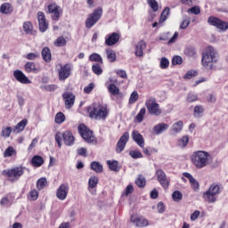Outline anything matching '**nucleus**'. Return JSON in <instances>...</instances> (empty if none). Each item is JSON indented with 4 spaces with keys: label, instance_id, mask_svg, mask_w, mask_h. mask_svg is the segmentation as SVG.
Returning a JSON list of instances; mask_svg holds the SVG:
<instances>
[{
    "label": "nucleus",
    "instance_id": "c85d7f7f",
    "mask_svg": "<svg viewBox=\"0 0 228 228\" xmlns=\"http://www.w3.org/2000/svg\"><path fill=\"white\" fill-rule=\"evenodd\" d=\"M189 142H190V137L188 135H184L182 138L178 139L176 145L181 149H184V147L188 145Z\"/></svg>",
    "mask_w": 228,
    "mask_h": 228
},
{
    "label": "nucleus",
    "instance_id": "680f3d73",
    "mask_svg": "<svg viewBox=\"0 0 228 228\" xmlns=\"http://www.w3.org/2000/svg\"><path fill=\"white\" fill-rule=\"evenodd\" d=\"M94 88H95V84L90 83L87 86L84 88V93L92 94V92L94 91Z\"/></svg>",
    "mask_w": 228,
    "mask_h": 228
},
{
    "label": "nucleus",
    "instance_id": "7c9ffc66",
    "mask_svg": "<svg viewBox=\"0 0 228 228\" xmlns=\"http://www.w3.org/2000/svg\"><path fill=\"white\" fill-rule=\"evenodd\" d=\"M107 165L110 168V170H111L112 172H119L120 167H118V161L114 160H107Z\"/></svg>",
    "mask_w": 228,
    "mask_h": 228
},
{
    "label": "nucleus",
    "instance_id": "20e7f679",
    "mask_svg": "<svg viewBox=\"0 0 228 228\" xmlns=\"http://www.w3.org/2000/svg\"><path fill=\"white\" fill-rule=\"evenodd\" d=\"M220 191H222L220 185L212 184L208 190L203 193V199L206 202H208V204H215V202H216V197L220 195Z\"/></svg>",
    "mask_w": 228,
    "mask_h": 228
},
{
    "label": "nucleus",
    "instance_id": "393cba45",
    "mask_svg": "<svg viewBox=\"0 0 228 228\" xmlns=\"http://www.w3.org/2000/svg\"><path fill=\"white\" fill-rule=\"evenodd\" d=\"M169 126L167 123H160L154 126L153 131L155 134H161L162 133H165L167 129H168Z\"/></svg>",
    "mask_w": 228,
    "mask_h": 228
},
{
    "label": "nucleus",
    "instance_id": "9d476101",
    "mask_svg": "<svg viewBox=\"0 0 228 228\" xmlns=\"http://www.w3.org/2000/svg\"><path fill=\"white\" fill-rule=\"evenodd\" d=\"M156 177L159 184L165 190H167V188L170 186V180H168V177H167V174H165V171H163L162 169H159L156 171Z\"/></svg>",
    "mask_w": 228,
    "mask_h": 228
},
{
    "label": "nucleus",
    "instance_id": "6e6d98bb",
    "mask_svg": "<svg viewBox=\"0 0 228 228\" xmlns=\"http://www.w3.org/2000/svg\"><path fill=\"white\" fill-rule=\"evenodd\" d=\"M63 138V134L61 133L57 132L55 134V142L60 149H61V140Z\"/></svg>",
    "mask_w": 228,
    "mask_h": 228
},
{
    "label": "nucleus",
    "instance_id": "5701e85b",
    "mask_svg": "<svg viewBox=\"0 0 228 228\" xmlns=\"http://www.w3.org/2000/svg\"><path fill=\"white\" fill-rule=\"evenodd\" d=\"M13 12V5L10 3H4L0 6V13H3L4 15H10Z\"/></svg>",
    "mask_w": 228,
    "mask_h": 228
},
{
    "label": "nucleus",
    "instance_id": "2eb2a0df",
    "mask_svg": "<svg viewBox=\"0 0 228 228\" xmlns=\"http://www.w3.org/2000/svg\"><path fill=\"white\" fill-rule=\"evenodd\" d=\"M130 221L134 224L135 227H147L149 225V220L145 217H140L136 215H132Z\"/></svg>",
    "mask_w": 228,
    "mask_h": 228
},
{
    "label": "nucleus",
    "instance_id": "3c124183",
    "mask_svg": "<svg viewBox=\"0 0 228 228\" xmlns=\"http://www.w3.org/2000/svg\"><path fill=\"white\" fill-rule=\"evenodd\" d=\"M172 199L175 202H179V200L183 199V193H181L179 191H175L172 193Z\"/></svg>",
    "mask_w": 228,
    "mask_h": 228
},
{
    "label": "nucleus",
    "instance_id": "0e129e2a",
    "mask_svg": "<svg viewBox=\"0 0 228 228\" xmlns=\"http://www.w3.org/2000/svg\"><path fill=\"white\" fill-rule=\"evenodd\" d=\"M197 76V71L189 70L184 75V79H191L192 77H195Z\"/></svg>",
    "mask_w": 228,
    "mask_h": 228
},
{
    "label": "nucleus",
    "instance_id": "412c9836",
    "mask_svg": "<svg viewBox=\"0 0 228 228\" xmlns=\"http://www.w3.org/2000/svg\"><path fill=\"white\" fill-rule=\"evenodd\" d=\"M147 48V44L144 43V41H139L134 45V54L138 58H142L143 56V51Z\"/></svg>",
    "mask_w": 228,
    "mask_h": 228
},
{
    "label": "nucleus",
    "instance_id": "c9c22d12",
    "mask_svg": "<svg viewBox=\"0 0 228 228\" xmlns=\"http://www.w3.org/2000/svg\"><path fill=\"white\" fill-rule=\"evenodd\" d=\"M171 131H173L175 134H177L180 131H183V121H178L173 124Z\"/></svg>",
    "mask_w": 228,
    "mask_h": 228
},
{
    "label": "nucleus",
    "instance_id": "2f4dec72",
    "mask_svg": "<svg viewBox=\"0 0 228 228\" xmlns=\"http://www.w3.org/2000/svg\"><path fill=\"white\" fill-rule=\"evenodd\" d=\"M31 163L33 167H42V165H44V159L38 155H36L32 158Z\"/></svg>",
    "mask_w": 228,
    "mask_h": 228
},
{
    "label": "nucleus",
    "instance_id": "de8ad7c7",
    "mask_svg": "<svg viewBox=\"0 0 228 228\" xmlns=\"http://www.w3.org/2000/svg\"><path fill=\"white\" fill-rule=\"evenodd\" d=\"M65 122V114L59 112L55 115V124H63Z\"/></svg>",
    "mask_w": 228,
    "mask_h": 228
},
{
    "label": "nucleus",
    "instance_id": "4c0bfd02",
    "mask_svg": "<svg viewBox=\"0 0 228 228\" xmlns=\"http://www.w3.org/2000/svg\"><path fill=\"white\" fill-rule=\"evenodd\" d=\"M90 61H95L96 63H102V57L101 54L94 53L89 56Z\"/></svg>",
    "mask_w": 228,
    "mask_h": 228
},
{
    "label": "nucleus",
    "instance_id": "cd10ccee",
    "mask_svg": "<svg viewBox=\"0 0 228 228\" xmlns=\"http://www.w3.org/2000/svg\"><path fill=\"white\" fill-rule=\"evenodd\" d=\"M26 126H28V119H22L15 126L13 132L20 133V131H24V127H26Z\"/></svg>",
    "mask_w": 228,
    "mask_h": 228
},
{
    "label": "nucleus",
    "instance_id": "bb28decb",
    "mask_svg": "<svg viewBox=\"0 0 228 228\" xmlns=\"http://www.w3.org/2000/svg\"><path fill=\"white\" fill-rule=\"evenodd\" d=\"M41 55H42L44 61H45L46 63H51L52 54H51V50L49 49V47L43 48V50L41 52Z\"/></svg>",
    "mask_w": 228,
    "mask_h": 228
},
{
    "label": "nucleus",
    "instance_id": "4be33fe9",
    "mask_svg": "<svg viewBox=\"0 0 228 228\" xmlns=\"http://www.w3.org/2000/svg\"><path fill=\"white\" fill-rule=\"evenodd\" d=\"M62 138H63L64 143L68 147H72V145H74L75 138H74V135L72 134V132L69 130L63 132Z\"/></svg>",
    "mask_w": 228,
    "mask_h": 228
},
{
    "label": "nucleus",
    "instance_id": "13d9d810",
    "mask_svg": "<svg viewBox=\"0 0 228 228\" xmlns=\"http://www.w3.org/2000/svg\"><path fill=\"white\" fill-rule=\"evenodd\" d=\"M188 13H193V15H199L200 13V7L199 6H193L190 9H188Z\"/></svg>",
    "mask_w": 228,
    "mask_h": 228
},
{
    "label": "nucleus",
    "instance_id": "e433bc0d",
    "mask_svg": "<svg viewBox=\"0 0 228 228\" xmlns=\"http://www.w3.org/2000/svg\"><path fill=\"white\" fill-rule=\"evenodd\" d=\"M108 91L110 92V94H111V95H121L120 89H118V87H117L115 84L109 85Z\"/></svg>",
    "mask_w": 228,
    "mask_h": 228
},
{
    "label": "nucleus",
    "instance_id": "aec40b11",
    "mask_svg": "<svg viewBox=\"0 0 228 228\" xmlns=\"http://www.w3.org/2000/svg\"><path fill=\"white\" fill-rule=\"evenodd\" d=\"M132 139L141 147V149H143V147H145V139H143V135L138 133V131L134 130L132 132Z\"/></svg>",
    "mask_w": 228,
    "mask_h": 228
},
{
    "label": "nucleus",
    "instance_id": "ea45409f",
    "mask_svg": "<svg viewBox=\"0 0 228 228\" xmlns=\"http://www.w3.org/2000/svg\"><path fill=\"white\" fill-rule=\"evenodd\" d=\"M23 29L27 35H31L33 33V24L29 21H26L23 23Z\"/></svg>",
    "mask_w": 228,
    "mask_h": 228
},
{
    "label": "nucleus",
    "instance_id": "c03bdc74",
    "mask_svg": "<svg viewBox=\"0 0 228 228\" xmlns=\"http://www.w3.org/2000/svg\"><path fill=\"white\" fill-rule=\"evenodd\" d=\"M135 184H137L139 188H143L146 184L145 177H143L142 175H139L138 178L135 180Z\"/></svg>",
    "mask_w": 228,
    "mask_h": 228
},
{
    "label": "nucleus",
    "instance_id": "7ed1b4c3",
    "mask_svg": "<svg viewBox=\"0 0 228 228\" xmlns=\"http://www.w3.org/2000/svg\"><path fill=\"white\" fill-rule=\"evenodd\" d=\"M90 118L95 120H106L108 115H110V110L106 104H94L93 108L88 109Z\"/></svg>",
    "mask_w": 228,
    "mask_h": 228
},
{
    "label": "nucleus",
    "instance_id": "f704fd0d",
    "mask_svg": "<svg viewBox=\"0 0 228 228\" xmlns=\"http://www.w3.org/2000/svg\"><path fill=\"white\" fill-rule=\"evenodd\" d=\"M169 15H170V8L166 7L160 15L159 24H163V22H165V20L168 19Z\"/></svg>",
    "mask_w": 228,
    "mask_h": 228
},
{
    "label": "nucleus",
    "instance_id": "6ab92c4d",
    "mask_svg": "<svg viewBox=\"0 0 228 228\" xmlns=\"http://www.w3.org/2000/svg\"><path fill=\"white\" fill-rule=\"evenodd\" d=\"M118 40H120V35L116 32L105 37V44L109 45V47H111V45H115V44H118Z\"/></svg>",
    "mask_w": 228,
    "mask_h": 228
},
{
    "label": "nucleus",
    "instance_id": "37998d69",
    "mask_svg": "<svg viewBox=\"0 0 228 228\" xmlns=\"http://www.w3.org/2000/svg\"><path fill=\"white\" fill-rule=\"evenodd\" d=\"M47 186V179L40 178L37 182V190H44Z\"/></svg>",
    "mask_w": 228,
    "mask_h": 228
},
{
    "label": "nucleus",
    "instance_id": "1a4fd4ad",
    "mask_svg": "<svg viewBox=\"0 0 228 228\" xmlns=\"http://www.w3.org/2000/svg\"><path fill=\"white\" fill-rule=\"evenodd\" d=\"M57 69L58 72V77L59 81H65L70 77V74H72V64L67 63L62 65L61 63H59L57 65Z\"/></svg>",
    "mask_w": 228,
    "mask_h": 228
},
{
    "label": "nucleus",
    "instance_id": "4d7b16f0",
    "mask_svg": "<svg viewBox=\"0 0 228 228\" xmlns=\"http://www.w3.org/2000/svg\"><path fill=\"white\" fill-rule=\"evenodd\" d=\"M133 191H134V189L133 188V186L131 184L127 185L125 191L123 192V197H127L128 195H131V193H133Z\"/></svg>",
    "mask_w": 228,
    "mask_h": 228
},
{
    "label": "nucleus",
    "instance_id": "39448f33",
    "mask_svg": "<svg viewBox=\"0 0 228 228\" xmlns=\"http://www.w3.org/2000/svg\"><path fill=\"white\" fill-rule=\"evenodd\" d=\"M2 174L7 176L8 181L11 183H16V181L20 180V177L24 175V167H15L11 169H5L2 172Z\"/></svg>",
    "mask_w": 228,
    "mask_h": 228
},
{
    "label": "nucleus",
    "instance_id": "a211bd4d",
    "mask_svg": "<svg viewBox=\"0 0 228 228\" xmlns=\"http://www.w3.org/2000/svg\"><path fill=\"white\" fill-rule=\"evenodd\" d=\"M13 77H15L16 81H19V83H21V85H30L31 83V80H29V78H28V77H26L24 73L20 71V69L14 70Z\"/></svg>",
    "mask_w": 228,
    "mask_h": 228
},
{
    "label": "nucleus",
    "instance_id": "f03ea898",
    "mask_svg": "<svg viewBox=\"0 0 228 228\" xmlns=\"http://www.w3.org/2000/svg\"><path fill=\"white\" fill-rule=\"evenodd\" d=\"M191 161L195 168L201 170V168H206L211 165L213 157L206 151H197L191 155Z\"/></svg>",
    "mask_w": 228,
    "mask_h": 228
},
{
    "label": "nucleus",
    "instance_id": "338daca9",
    "mask_svg": "<svg viewBox=\"0 0 228 228\" xmlns=\"http://www.w3.org/2000/svg\"><path fill=\"white\" fill-rule=\"evenodd\" d=\"M198 97L196 94H189L187 95L186 101L187 102H195V101H197Z\"/></svg>",
    "mask_w": 228,
    "mask_h": 228
},
{
    "label": "nucleus",
    "instance_id": "ddd939ff",
    "mask_svg": "<svg viewBox=\"0 0 228 228\" xmlns=\"http://www.w3.org/2000/svg\"><path fill=\"white\" fill-rule=\"evenodd\" d=\"M49 13H53L52 19L53 20L58 21L60 20V16L62 13L61 8L58 6L56 4H51L48 5Z\"/></svg>",
    "mask_w": 228,
    "mask_h": 228
},
{
    "label": "nucleus",
    "instance_id": "5fc2aeb1",
    "mask_svg": "<svg viewBox=\"0 0 228 228\" xmlns=\"http://www.w3.org/2000/svg\"><path fill=\"white\" fill-rule=\"evenodd\" d=\"M136 101H138V92L134 91L130 94L129 104H134V102H136Z\"/></svg>",
    "mask_w": 228,
    "mask_h": 228
},
{
    "label": "nucleus",
    "instance_id": "bf43d9fd",
    "mask_svg": "<svg viewBox=\"0 0 228 228\" xmlns=\"http://www.w3.org/2000/svg\"><path fill=\"white\" fill-rule=\"evenodd\" d=\"M170 38V32H164L159 36V40L162 42H167Z\"/></svg>",
    "mask_w": 228,
    "mask_h": 228
},
{
    "label": "nucleus",
    "instance_id": "69168bd1",
    "mask_svg": "<svg viewBox=\"0 0 228 228\" xmlns=\"http://www.w3.org/2000/svg\"><path fill=\"white\" fill-rule=\"evenodd\" d=\"M29 199L30 200H37L38 199V191L37 190H32L29 191Z\"/></svg>",
    "mask_w": 228,
    "mask_h": 228
},
{
    "label": "nucleus",
    "instance_id": "dca6fc26",
    "mask_svg": "<svg viewBox=\"0 0 228 228\" xmlns=\"http://www.w3.org/2000/svg\"><path fill=\"white\" fill-rule=\"evenodd\" d=\"M37 20L39 24V30L42 33H45L47 31V28H49V23L45 20V14L42 12H37Z\"/></svg>",
    "mask_w": 228,
    "mask_h": 228
},
{
    "label": "nucleus",
    "instance_id": "423d86ee",
    "mask_svg": "<svg viewBox=\"0 0 228 228\" xmlns=\"http://www.w3.org/2000/svg\"><path fill=\"white\" fill-rule=\"evenodd\" d=\"M145 106L148 110L150 115H155V117H159L163 113V110L159 107V103L156 102V98L150 97L145 102Z\"/></svg>",
    "mask_w": 228,
    "mask_h": 228
},
{
    "label": "nucleus",
    "instance_id": "0eeeda50",
    "mask_svg": "<svg viewBox=\"0 0 228 228\" xmlns=\"http://www.w3.org/2000/svg\"><path fill=\"white\" fill-rule=\"evenodd\" d=\"M78 133L82 138L87 143H92L93 145H97V138L94 136V133L86 127L85 125L78 126Z\"/></svg>",
    "mask_w": 228,
    "mask_h": 228
},
{
    "label": "nucleus",
    "instance_id": "a18cd8bd",
    "mask_svg": "<svg viewBox=\"0 0 228 228\" xmlns=\"http://www.w3.org/2000/svg\"><path fill=\"white\" fill-rule=\"evenodd\" d=\"M202 113H204V108L200 105H197L194 108V117L200 118V117H202Z\"/></svg>",
    "mask_w": 228,
    "mask_h": 228
},
{
    "label": "nucleus",
    "instance_id": "c756f323",
    "mask_svg": "<svg viewBox=\"0 0 228 228\" xmlns=\"http://www.w3.org/2000/svg\"><path fill=\"white\" fill-rule=\"evenodd\" d=\"M91 170H94V172H96V174L102 173L103 167L101 165L100 162L93 161L90 165Z\"/></svg>",
    "mask_w": 228,
    "mask_h": 228
},
{
    "label": "nucleus",
    "instance_id": "052dcab7",
    "mask_svg": "<svg viewBox=\"0 0 228 228\" xmlns=\"http://www.w3.org/2000/svg\"><path fill=\"white\" fill-rule=\"evenodd\" d=\"M183 63V57L176 55L172 60V65H181Z\"/></svg>",
    "mask_w": 228,
    "mask_h": 228
},
{
    "label": "nucleus",
    "instance_id": "79ce46f5",
    "mask_svg": "<svg viewBox=\"0 0 228 228\" xmlns=\"http://www.w3.org/2000/svg\"><path fill=\"white\" fill-rule=\"evenodd\" d=\"M106 54H107V58L108 60L113 63V61H115L117 60V54L115 53V52L111 49L106 50Z\"/></svg>",
    "mask_w": 228,
    "mask_h": 228
},
{
    "label": "nucleus",
    "instance_id": "603ef678",
    "mask_svg": "<svg viewBox=\"0 0 228 228\" xmlns=\"http://www.w3.org/2000/svg\"><path fill=\"white\" fill-rule=\"evenodd\" d=\"M10 134H12V127L7 126L5 128H3L1 135L4 138H10Z\"/></svg>",
    "mask_w": 228,
    "mask_h": 228
},
{
    "label": "nucleus",
    "instance_id": "774afa93",
    "mask_svg": "<svg viewBox=\"0 0 228 228\" xmlns=\"http://www.w3.org/2000/svg\"><path fill=\"white\" fill-rule=\"evenodd\" d=\"M199 216H200V211L195 210V211L191 215V222H195V220H197V218H199Z\"/></svg>",
    "mask_w": 228,
    "mask_h": 228
},
{
    "label": "nucleus",
    "instance_id": "864d4df0",
    "mask_svg": "<svg viewBox=\"0 0 228 228\" xmlns=\"http://www.w3.org/2000/svg\"><path fill=\"white\" fill-rule=\"evenodd\" d=\"M168 65H170V61L166 57L160 59V69H168Z\"/></svg>",
    "mask_w": 228,
    "mask_h": 228
},
{
    "label": "nucleus",
    "instance_id": "6e6552de",
    "mask_svg": "<svg viewBox=\"0 0 228 228\" xmlns=\"http://www.w3.org/2000/svg\"><path fill=\"white\" fill-rule=\"evenodd\" d=\"M102 17V8L99 7L88 15L87 19L86 20V28H87V29H91V28H94L98 20H101Z\"/></svg>",
    "mask_w": 228,
    "mask_h": 228
},
{
    "label": "nucleus",
    "instance_id": "09e8293b",
    "mask_svg": "<svg viewBox=\"0 0 228 228\" xmlns=\"http://www.w3.org/2000/svg\"><path fill=\"white\" fill-rule=\"evenodd\" d=\"M99 183V178L97 176H92L89 178L88 186L89 188H95Z\"/></svg>",
    "mask_w": 228,
    "mask_h": 228
},
{
    "label": "nucleus",
    "instance_id": "a19ab883",
    "mask_svg": "<svg viewBox=\"0 0 228 228\" xmlns=\"http://www.w3.org/2000/svg\"><path fill=\"white\" fill-rule=\"evenodd\" d=\"M92 70L94 74L96 76H101L102 74V68L101 67V64L99 63H94L92 66Z\"/></svg>",
    "mask_w": 228,
    "mask_h": 228
},
{
    "label": "nucleus",
    "instance_id": "f3484780",
    "mask_svg": "<svg viewBox=\"0 0 228 228\" xmlns=\"http://www.w3.org/2000/svg\"><path fill=\"white\" fill-rule=\"evenodd\" d=\"M62 99L65 101L67 110H70V108L74 106V102H76V96L70 92L64 93L62 94Z\"/></svg>",
    "mask_w": 228,
    "mask_h": 228
},
{
    "label": "nucleus",
    "instance_id": "f257e3e1",
    "mask_svg": "<svg viewBox=\"0 0 228 228\" xmlns=\"http://www.w3.org/2000/svg\"><path fill=\"white\" fill-rule=\"evenodd\" d=\"M218 63V52L213 46H207L202 52L201 64L207 70H215Z\"/></svg>",
    "mask_w": 228,
    "mask_h": 228
},
{
    "label": "nucleus",
    "instance_id": "f8f14e48",
    "mask_svg": "<svg viewBox=\"0 0 228 228\" xmlns=\"http://www.w3.org/2000/svg\"><path fill=\"white\" fill-rule=\"evenodd\" d=\"M69 183H62L59 186L56 191V197L59 200H65L69 195Z\"/></svg>",
    "mask_w": 228,
    "mask_h": 228
},
{
    "label": "nucleus",
    "instance_id": "8fccbe9b",
    "mask_svg": "<svg viewBox=\"0 0 228 228\" xmlns=\"http://www.w3.org/2000/svg\"><path fill=\"white\" fill-rule=\"evenodd\" d=\"M129 156H131V158H133L134 159L143 158V155L140 151H130Z\"/></svg>",
    "mask_w": 228,
    "mask_h": 228
},
{
    "label": "nucleus",
    "instance_id": "e2e57ef3",
    "mask_svg": "<svg viewBox=\"0 0 228 228\" xmlns=\"http://www.w3.org/2000/svg\"><path fill=\"white\" fill-rule=\"evenodd\" d=\"M37 58H40V53H29L26 55L27 60H37Z\"/></svg>",
    "mask_w": 228,
    "mask_h": 228
},
{
    "label": "nucleus",
    "instance_id": "49530a36",
    "mask_svg": "<svg viewBox=\"0 0 228 228\" xmlns=\"http://www.w3.org/2000/svg\"><path fill=\"white\" fill-rule=\"evenodd\" d=\"M147 3L149 6L151 8L153 12H158L159 5L158 4V1L156 0H147Z\"/></svg>",
    "mask_w": 228,
    "mask_h": 228
},
{
    "label": "nucleus",
    "instance_id": "58836bf2",
    "mask_svg": "<svg viewBox=\"0 0 228 228\" xmlns=\"http://www.w3.org/2000/svg\"><path fill=\"white\" fill-rule=\"evenodd\" d=\"M55 47H64V45H67V40L63 37H59L54 41Z\"/></svg>",
    "mask_w": 228,
    "mask_h": 228
},
{
    "label": "nucleus",
    "instance_id": "a878e982",
    "mask_svg": "<svg viewBox=\"0 0 228 228\" xmlns=\"http://www.w3.org/2000/svg\"><path fill=\"white\" fill-rule=\"evenodd\" d=\"M26 72H32L33 74H38L40 72V69L37 68V64L35 62H27L25 64Z\"/></svg>",
    "mask_w": 228,
    "mask_h": 228
},
{
    "label": "nucleus",
    "instance_id": "473e14b6",
    "mask_svg": "<svg viewBox=\"0 0 228 228\" xmlns=\"http://www.w3.org/2000/svg\"><path fill=\"white\" fill-rule=\"evenodd\" d=\"M12 156H17V151L13 149V146H9L4 151V158H12Z\"/></svg>",
    "mask_w": 228,
    "mask_h": 228
},
{
    "label": "nucleus",
    "instance_id": "b1692460",
    "mask_svg": "<svg viewBox=\"0 0 228 228\" xmlns=\"http://www.w3.org/2000/svg\"><path fill=\"white\" fill-rule=\"evenodd\" d=\"M183 177H186L187 179H189V182L191 183V188H193L194 190H199L200 185L199 184V182H197L195 180L193 175H191V174H190V173H183Z\"/></svg>",
    "mask_w": 228,
    "mask_h": 228
},
{
    "label": "nucleus",
    "instance_id": "72a5a7b5",
    "mask_svg": "<svg viewBox=\"0 0 228 228\" xmlns=\"http://www.w3.org/2000/svg\"><path fill=\"white\" fill-rule=\"evenodd\" d=\"M146 113L147 110L145 108H142L140 111L137 113L135 120L136 122H138V124H142V122H143V117H145Z\"/></svg>",
    "mask_w": 228,
    "mask_h": 228
},
{
    "label": "nucleus",
    "instance_id": "9b49d317",
    "mask_svg": "<svg viewBox=\"0 0 228 228\" xmlns=\"http://www.w3.org/2000/svg\"><path fill=\"white\" fill-rule=\"evenodd\" d=\"M208 22V24H210V26H215L216 28H218V29H222L223 31H226V29H228V23L223 21L216 17H209Z\"/></svg>",
    "mask_w": 228,
    "mask_h": 228
},
{
    "label": "nucleus",
    "instance_id": "4468645a",
    "mask_svg": "<svg viewBox=\"0 0 228 228\" xmlns=\"http://www.w3.org/2000/svg\"><path fill=\"white\" fill-rule=\"evenodd\" d=\"M129 142V132H125L123 135L119 138L117 142L116 151L120 153L124 149H126V145Z\"/></svg>",
    "mask_w": 228,
    "mask_h": 228
}]
</instances>
